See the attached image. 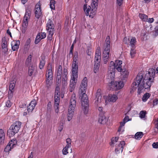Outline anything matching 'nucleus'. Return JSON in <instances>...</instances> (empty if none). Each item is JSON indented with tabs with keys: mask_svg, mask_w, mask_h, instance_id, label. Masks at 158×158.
Listing matches in <instances>:
<instances>
[{
	"mask_svg": "<svg viewBox=\"0 0 158 158\" xmlns=\"http://www.w3.org/2000/svg\"><path fill=\"white\" fill-rule=\"evenodd\" d=\"M87 86V78L84 77L82 80L80 86L79 93L81 95V106L85 114H87L88 111V98L85 94Z\"/></svg>",
	"mask_w": 158,
	"mask_h": 158,
	"instance_id": "obj_1",
	"label": "nucleus"
},
{
	"mask_svg": "<svg viewBox=\"0 0 158 158\" xmlns=\"http://www.w3.org/2000/svg\"><path fill=\"white\" fill-rule=\"evenodd\" d=\"M56 71L57 74V83L58 84L61 82V79L62 77V83L63 86H65L67 85V81L68 77L67 69L64 68L63 69V72L62 76V66L59 65L56 67Z\"/></svg>",
	"mask_w": 158,
	"mask_h": 158,
	"instance_id": "obj_2",
	"label": "nucleus"
},
{
	"mask_svg": "<svg viewBox=\"0 0 158 158\" xmlns=\"http://www.w3.org/2000/svg\"><path fill=\"white\" fill-rule=\"evenodd\" d=\"M148 83L149 84L148 85H151L150 82L148 81L146 77H144L143 74L142 73H139L135 79V81L132 83V90H135L139 85H148Z\"/></svg>",
	"mask_w": 158,
	"mask_h": 158,
	"instance_id": "obj_3",
	"label": "nucleus"
},
{
	"mask_svg": "<svg viewBox=\"0 0 158 158\" xmlns=\"http://www.w3.org/2000/svg\"><path fill=\"white\" fill-rule=\"evenodd\" d=\"M110 43V37L109 36H108L106 39L103 47V62L104 64L107 63L109 60Z\"/></svg>",
	"mask_w": 158,
	"mask_h": 158,
	"instance_id": "obj_4",
	"label": "nucleus"
},
{
	"mask_svg": "<svg viewBox=\"0 0 158 158\" xmlns=\"http://www.w3.org/2000/svg\"><path fill=\"white\" fill-rule=\"evenodd\" d=\"M76 98L75 94H73L70 101V105L68 109L67 119L68 121H70L72 118L76 106Z\"/></svg>",
	"mask_w": 158,
	"mask_h": 158,
	"instance_id": "obj_5",
	"label": "nucleus"
},
{
	"mask_svg": "<svg viewBox=\"0 0 158 158\" xmlns=\"http://www.w3.org/2000/svg\"><path fill=\"white\" fill-rule=\"evenodd\" d=\"M32 10V8L30 6H28L26 9V12L22 24V31L23 33H25L26 31L28 24V20L30 19Z\"/></svg>",
	"mask_w": 158,
	"mask_h": 158,
	"instance_id": "obj_6",
	"label": "nucleus"
},
{
	"mask_svg": "<svg viewBox=\"0 0 158 158\" xmlns=\"http://www.w3.org/2000/svg\"><path fill=\"white\" fill-rule=\"evenodd\" d=\"M21 125V123L17 121L15 122L10 127L7 131V134L10 137L13 136L18 133L19 130Z\"/></svg>",
	"mask_w": 158,
	"mask_h": 158,
	"instance_id": "obj_7",
	"label": "nucleus"
},
{
	"mask_svg": "<svg viewBox=\"0 0 158 158\" xmlns=\"http://www.w3.org/2000/svg\"><path fill=\"white\" fill-rule=\"evenodd\" d=\"M89 0H85L86 3L84 5L83 9L86 15L89 16V17L93 18L96 14L97 8L92 7V8L91 9V7L89 6H87L86 3H87Z\"/></svg>",
	"mask_w": 158,
	"mask_h": 158,
	"instance_id": "obj_8",
	"label": "nucleus"
},
{
	"mask_svg": "<svg viewBox=\"0 0 158 158\" xmlns=\"http://www.w3.org/2000/svg\"><path fill=\"white\" fill-rule=\"evenodd\" d=\"M46 76V86L48 88H49L52 84L53 77L52 66V64L50 63H48L47 66Z\"/></svg>",
	"mask_w": 158,
	"mask_h": 158,
	"instance_id": "obj_9",
	"label": "nucleus"
},
{
	"mask_svg": "<svg viewBox=\"0 0 158 158\" xmlns=\"http://www.w3.org/2000/svg\"><path fill=\"white\" fill-rule=\"evenodd\" d=\"M155 75V70L153 68L149 69L148 71V73L145 75V77L146 79L150 82L151 85L152 83L154 82V78Z\"/></svg>",
	"mask_w": 158,
	"mask_h": 158,
	"instance_id": "obj_10",
	"label": "nucleus"
},
{
	"mask_svg": "<svg viewBox=\"0 0 158 158\" xmlns=\"http://www.w3.org/2000/svg\"><path fill=\"white\" fill-rule=\"evenodd\" d=\"M111 87L115 90H118L122 89L124 86L123 81H116L111 82Z\"/></svg>",
	"mask_w": 158,
	"mask_h": 158,
	"instance_id": "obj_11",
	"label": "nucleus"
},
{
	"mask_svg": "<svg viewBox=\"0 0 158 158\" xmlns=\"http://www.w3.org/2000/svg\"><path fill=\"white\" fill-rule=\"evenodd\" d=\"M41 4L40 1L37 3L35 6V17L36 19H38L42 15L41 10Z\"/></svg>",
	"mask_w": 158,
	"mask_h": 158,
	"instance_id": "obj_12",
	"label": "nucleus"
},
{
	"mask_svg": "<svg viewBox=\"0 0 158 158\" xmlns=\"http://www.w3.org/2000/svg\"><path fill=\"white\" fill-rule=\"evenodd\" d=\"M73 78V81L77 78L78 66L77 64H72V65Z\"/></svg>",
	"mask_w": 158,
	"mask_h": 158,
	"instance_id": "obj_13",
	"label": "nucleus"
},
{
	"mask_svg": "<svg viewBox=\"0 0 158 158\" xmlns=\"http://www.w3.org/2000/svg\"><path fill=\"white\" fill-rule=\"evenodd\" d=\"M125 142L124 141L120 142V143L115 145V152L116 154H119L120 152H122L123 151V148L125 145Z\"/></svg>",
	"mask_w": 158,
	"mask_h": 158,
	"instance_id": "obj_14",
	"label": "nucleus"
},
{
	"mask_svg": "<svg viewBox=\"0 0 158 158\" xmlns=\"http://www.w3.org/2000/svg\"><path fill=\"white\" fill-rule=\"evenodd\" d=\"M101 89H98L96 93V97L95 98V105L98 106L99 105V104L101 102Z\"/></svg>",
	"mask_w": 158,
	"mask_h": 158,
	"instance_id": "obj_15",
	"label": "nucleus"
},
{
	"mask_svg": "<svg viewBox=\"0 0 158 158\" xmlns=\"http://www.w3.org/2000/svg\"><path fill=\"white\" fill-rule=\"evenodd\" d=\"M101 50L99 47H98L96 51L94 60V63H98L100 64L101 62Z\"/></svg>",
	"mask_w": 158,
	"mask_h": 158,
	"instance_id": "obj_16",
	"label": "nucleus"
},
{
	"mask_svg": "<svg viewBox=\"0 0 158 158\" xmlns=\"http://www.w3.org/2000/svg\"><path fill=\"white\" fill-rule=\"evenodd\" d=\"M28 74L29 76L31 77L34 75L36 72V67L35 65H32L28 66Z\"/></svg>",
	"mask_w": 158,
	"mask_h": 158,
	"instance_id": "obj_17",
	"label": "nucleus"
},
{
	"mask_svg": "<svg viewBox=\"0 0 158 158\" xmlns=\"http://www.w3.org/2000/svg\"><path fill=\"white\" fill-rule=\"evenodd\" d=\"M16 143V140H14V142L11 140L9 143H8L7 145L5 147L4 149V151L6 152H9L16 145L15 143Z\"/></svg>",
	"mask_w": 158,
	"mask_h": 158,
	"instance_id": "obj_18",
	"label": "nucleus"
},
{
	"mask_svg": "<svg viewBox=\"0 0 158 158\" xmlns=\"http://www.w3.org/2000/svg\"><path fill=\"white\" fill-rule=\"evenodd\" d=\"M46 29L48 32H54V26L52 21L49 20L46 25Z\"/></svg>",
	"mask_w": 158,
	"mask_h": 158,
	"instance_id": "obj_19",
	"label": "nucleus"
},
{
	"mask_svg": "<svg viewBox=\"0 0 158 158\" xmlns=\"http://www.w3.org/2000/svg\"><path fill=\"white\" fill-rule=\"evenodd\" d=\"M115 69L114 68L111 67L109 68V70L108 72L107 77L108 79L112 80L114 79L115 77Z\"/></svg>",
	"mask_w": 158,
	"mask_h": 158,
	"instance_id": "obj_20",
	"label": "nucleus"
},
{
	"mask_svg": "<svg viewBox=\"0 0 158 158\" xmlns=\"http://www.w3.org/2000/svg\"><path fill=\"white\" fill-rule=\"evenodd\" d=\"M60 96H54L55 108V112L57 113L59 112L60 101Z\"/></svg>",
	"mask_w": 158,
	"mask_h": 158,
	"instance_id": "obj_21",
	"label": "nucleus"
},
{
	"mask_svg": "<svg viewBox=\"0 0 158 158\" xmlns=\"http://www.w3.org/2000/svg\"><path fill=\"white\" fill-rule=\"evenodd\" d=\"M37 104L36 100H34L29 104L27 107V110L28 113L31 112Z\"/></svg>",
	"mask_w": 158,
	"mask_h": 158,
	"instance_id": "obj_22",
	"label": "nucleus"
},
{
	"mask_svg": "<svg viewBox=\"0 0 158 158\" xmlns=\"http://www.w3.org/2000/svg\"><path fill=\"white\" fill-rule=\"evenodd\" d=\"M118 72L121 73V77L122 79L125 80L128 77L129 75V72L126 69H122L121 71Z\"/></svg>",
	"mask_w": 158,
	"mask_h": 158,
	"instance_id": "obj_23",
	"label": "nucleus"
},
{
	"mask_svg": "<svg viewBox=\"0 0 158 158\" xmlns=\"http://www.w3.org/2000/svg\"><path fill=\"white\" fill-rule=\"evenodd\" d=\"M122 61L119 60H117L115 62V66H112V68H114L116 69L118 71H121L122 69Z\"/></svg>",
	"mask_w": 158,
	"mask_h": 158,
	"instance_id": "obj_24",
	"label": "nucleus"
},
{
	"mask_svg": "<svg viewBox=\"0 0 158 158\" xmlns=\"http://www.w3.org/2000/svg\"><path fill=\"white\" fill-rule=\"evenodd\" d=\"M148 84H149L148 83ZM151 85H139L138 87V94L139 95L141 93L143 92L144 91V89H150Z\"/></svg>",
	"mask_w": 158,
	"mask_h": 158,
	"instance_id": "obj_25",
	"label": "nucleus"
},
{
	"mask_svg": "<svg viewBox=\"0 0 158 158\" xmlns=\"http://www.w3.org/2000/svg\"><path fill=\"white\" fill-rule=\"evenodd\" d=\"M118 98L117 96L115 94H109L107 97L108 101L112 102H115Z\"/></svg>",
	"mask_w": 158,
	"mask_h": 158,
	"instance_id": "obj_26",
	"label": "nucleus"
},
{
	"mask_svg": "<svg viewBox=\"0 0 158 158\" xmlns=\"http://www.w3.org/2000/svg\"><path fill=\"white\" fill-rule=\"evenodd\" d=\"M32 56L30 55L27 59L25 63V65L27 66H29L32 65H35V64L31 63Z\"/></svg>",
	"mask_w": 158,
	"mask_h": 158,
	"instance_id": "obj_27",
	"label": "nucleus"
},
{
	"mask_svg": "<svg viewBox=\"0 0 158 158\" xmlns=\"http://www.w3.org/2000/svg\"><path fill=\"white\" fill-rule=\"evenodd\" d=\"M45 63L46 61L45 60V57H42L41 59L40 60V63L39 65V67L40 69H41L43 68L45 64Z\"/></svg>",
	"mask_w": 158,
	"mask_h": 158,
	"instance_id": "obj_28",
	"label": "nucleus"
},
{
	"mask_svg": "<svg viewBox=\"0 0 158 158\" xmlns=\"http://www.w3.org/2000/svg\"><path fill=\"white\" fill-rule=\"evenodd\" d=\"M5 134L3 130L1 129L0 130V143H2L4 142L5 139Z\"/></svg>",
	"mask_w": 158,
	"mask_h": 158,
	"instance_id": "obj_29",
	"label": "nucleus"
},
{
	"mask_svg": "<svg viewBox=\"0 0 158 158\" xmlns=\"http://www.w3.org/2000/svg\"><path fill=\"white\" fill-rule=\"evenodd\" d=\"M20 44V42L19 41H16L13 46L12 44V49L14 51H15L18 50L19 48V46Z\"/></svg>",
	"mask_w": 158,
	"mask_h": 158,
	"instance_id": "obj_30",
	"label": "nucleus"
},
{
	"mask_svg": "<svg viewBox=\"0 0 158 158\" xmlns=\"http://www.w3.org/2000/svg\"><path fill=\"white\" fill-rule=\"evenodd\" d=\"M154 132L157 133L158 132V118L155 119L154 120Z\"/></svg>",
	"mask_w": 158,
	"mask_h": 158,
	"instance_id": "obj_31",
	"label": "nucleus"
},
{
	"mask_svg": "<svg viewBox=\"0 0 158 158\" xmlns=\"http://www.w3.org/2000/svg\"><path fill=\"white\" fill-rule=\"evenodd\" d=\"M139 17L143 21L146 22L147 19L148 18V16L146 15L141 13L139 14Z\"/></svg>",
	"mask_w": 158,
	"mask_h": 158,
	"instance_id": "obj_32",
	"label": "nucleus"
},
{
	"mask_svg": "<svg viewBox=\"0 0 158 158\" xmlns=\"http://www.w3.org/2000/svg\"><path fill=\"white\" fill-rule=\"evenodd\" d=\"M143 136V133L142 132H137L135 135V138L137 140H139Z\"/></svg>",
	"mask_w": 158,
	"mask_h": 158,
	"instance_id": "obj_33",
	"label": "nucleus"
},
{
	"mask_svg": "<svg viewBox=\"0 0 158 158\" xmlns=\"http://www.w3.org/2000/svg\"><path fill=\"white\" fill-rule=\"evenodd\" d=\"M2 48L4 52H6L7 51L8 49L7 48V46L6 45L7 42L6 41L2 40Z\"/></svg>",
	"mask_w": 158,
	"mask_h": 158,
	"instance_id": "obj_34",
	"label": "nucleus"
},
{
	"mask_svg": "<svg viewBox=\"0 0 158 158\" xmlns=\"http://www.w3.org/2000/svg\"><path fill=\"white\" fill-rule=\"evenodd\" d=\"M136 42V40L135 38L132 37L130 42V45L132 48H133L135 46Z\"/></svg>",
	"mask_w": 158,
	"mask_h": 158,
	"instance_id": "obj_35",
	"label": "nucleus"
},
{
	"mask_svg": "<svg viewBox=\"0 0 158 158\" xmlns=\"http://www.w3.org/2000/svg\"><path fill=\"white\" fill-rule=\"evenodd\" d=\"M72 82L71 83V81H70V91L71 92L73 91L74 90L75 85V82H74L75 81V79L74 81H73V79L72 78Z\"/></svg>",
	"mask_w": 158,
	"mask_h": 158,
	"instance_id": "obj_36",
	"label": "nucleus"
},
{
	"mask_svg": "<svg viewBox=\"0 0 158 158\" xmlns=\"http://www.w3.org/2000/svg\"><path fill=\"white\" fill-rule=\"evenodd\" d=\"M151 96V94L149 93H146L143 95L142 99L143 102H146L148 99Z\"/></svg>",
	"mask_w": 158,
	"mask_h": 158,
	"instance_id": "obj_37",
	"label": "nucleus"
},
{
	"mask_svg": "<svg viewBox=\"0 0 158 158\" xmlns=\"http://www.w3.org/2000/svg\"><path fill=\"white\" fill-rule=\"evenodd\" d=\"M78 55L77 52H75L74 55L73 57V61L72 64H77L78 63Z\"/></svg>",
	"mask_w": 158,
	"mask_h": 158,
	"instance_id": "obj_38",
	"label": "nucleus"
},
{
	"mask_svg": "<svg viewBox=\"0 0 158 158\" xmlns=\"http://www.w3.org/2000/svg\"><path fill=\"white\" fill-rule=\"evenodd\" d=\"M118 139L119 137H118L112 138L111 139V142L110 143V145L112 146H114V144L117 142Z\"/></svg>",
	"mask_w": 158,
	"mask_h": 158,
	"instance_id": "obj_39",
	"label": "nucleus"
},
{
	"mask_svg": "<svg viewBox=\"0 0 158 158\" xmlns=\"http://www.w3.org/2000/svg\"><path fill=\"white\" fill-rule=\"evenodd\" d=\"M100 64L98 63H94V73H97L98 72L99 69Z\"/></svg>",
	"mask_w": 158,
	"mask_h": 158,
	"instance_id": "obj_40",
	"label": "nucleus"
},
{
	"mask_svg": "<svg viewBox=\"0 0 158 158\" xmlns=\"http://www.w3.org/2000/svg\"><path fill=\"white\" fill-rule=\"evenodd\" d=\"M43 39V38H42V37L40 34L39 33L38 34L35 42V44H38L41 41V40Z\"/></svg>",
	"mask_w": 158,
	"mask_h": 158,
	"instance_id": "obj_41",
	"label": "nucleus"
},
{
	"mask_svg": "<svg viewBox=\"0 0 158 158\" xmlns=\"http://www.w3.org/2000/svg\"><path fill=\"white\" fill-rule=\"evenodd\" d=\"M98 5V0H92L91 5L92 7L97 8Z\"/></svg>",
	"mask_w": 158,
	"mask_h": 158,
	"instance_id": "obj_42",
	"label": "nucleus"
},
{
	"mask_svg": "<svg viewBox=\"0 0 158 158\" xmlns=\"http://www.w3.org/2000/svg\"><path fill=\"white\" fill-rule=\"evenodd\" d=\"M55 1L54 0H51L50 3V8L52 10H54L55 9Z\"/></svg>",
	"mask_w": 158,
	"mask_h": 158,
	"instance_id": "obj_43",
	"label": "nucleus"
},
{
	"mask_svg": "<svg viewBox=\"0 0 158 158\" xmlns=\"http://www.w3.org/2000/svg\"><path fill=\"white\" fill-rule=\"evenodd\" d=\"M147 114L146 111L145 110H142L140 112L139 115V117L141 118H144L146 114Z\"/></svg>",
	"mask_w": 158,
	"mask_h": 158,
	"instance_id": "obj_44",
	"label": "nucleus"
},
{
	"mask_svg": "<svg viewBox=\"0 0 158 158\" xmlns=\"http://www.w3.org/2000/svg\"><path fill=\"white\" fill-rule=\"evenodd\" d=\"M99 122L101 124H104L106 123V120L105 116L100 117L98 120Z\"/></svg>",
	"mask_w": 158,
	"mask_h": 158,
	"instance_id": "obj_45",
	"label": "nucleus"
},
{
	"mask_svg": "<svg viewBox=\"0 0 158 158\" xmlns=\"http://www.w3.org/2000/svg\"><path fill=\"white\" fill-rule=\"evenodd\" d=\"M135 54V50L133 48H131L130 52V55L131 58H133Z\"/></svg>",
	"mask_w": 158,
	"mask_h": 158,
	"instance_id": "obj_46",
	"label": "nucleus"
},
{
	"mask_svg": "<svg viewBox=\"0 0 158 158\" xmlns=\"http://www.w3.org/2000/svg\"><path fill=\"white\" fill-rule=\"evenodd\" d=\"M54 32H48V35L47 38L48 40L51 41L52 39V36L54 34Z\"/></svg>",
	"mask_w": 158,
	"mask_h": 158,
	"instance_id": "obj_47",
	"label": "nucleus"
},
{
	"mask_svg": "<svg viewBox=\"0 0 158 158\" xmlns=\"http://www.w3.org/2000/svg\"><path fill=\"white\" fill-rule=\"evenodd\" d=\"M15 82H13L12 83H10L9 85V90H13L15 88Z\"/></svg>",
	"mask_w": 158,
	"mask_h": 158,
	"instance_id": "obj_48",
	"label": "nucleus"
},
{
	"mask_svg": "<svg viewBox=\"0 0 158 158\" xmlns=\"http://www.w3.org/2000/svg\"><path fill=\"white\" fill-rule=\"evenodd\" d=\"M60 92L59 91V89L58 87H56V89L55 91V96H60Z\"/></svg>",
	"mask_w": 158,
	"mask_h": 158,
	"instance_id": "obj_49",
	"label": "nucleus"
},
{
	"mask_svg": "<svg viewBox=\"0 0 158 158\" xmlns=\"http://www.w3.org/2000/svg\"><path fill=\"white\" fill-rule=\"evenodd\" d=\"M13 90H9L8 93V96L9 98H10L12 97L13 95Z\"/></svg>",
	"mask_w": 158,
	"mask_h": 158,
	"instance_id": "obj_50",
	"label": "nucleus"
},
{
	"mask_svg": "<svg viewBox=\"0 0 158 158\" xmlns=\"http://www.w3.org/2000/svg\"><path fill=\"white\" fill-rule=\"evenodd\" d=\"M12 104V103L10 102V101L9 100H8L6 102V107H10L11 106Z\"/></svg>",
	"mask_w": 158,
	"mask_h": 158,
	"instance_id": "obj_51",
	"label": "nucleus"
},
{
	"mask_svg": "<svg viewBox=\"0 0 158 158\" xmlns=\"http://www.w3.org/2000/svg\"><path fill=\"white\" fill-rule=\"evenodd\" d=\"M52 105L50 102H49L47 105V110L48 111H50L51 110Z\"/></svg>",
	"mask_w": 158,
	"mask_h": 158,
	"instance_id": "obj_52",
	"label": "nucleus"
},
{
	"mask_svg": "<svg viewBox=\"0 0 158 158\" xmlns=\"http://www.w3.org/2000/svg\"><path fill=\"white\" fill-rule=\"evenodd\" d=\"M152 146L153 148H158V142H154L152 144Z\"/></svg>",
	"mask_w": 158,
	"mask_h": 158,
	"instance_id": "obj_53",
	"label": "nucleus"
},
{
	"mask_svg": "<svg viewBox=\"0 0 158 158\" xmlns=\"http://www.w3.org/2000/svg\"><path fill=\"white\" fill-rule=\"evenodd\" d=\"M146 22H148L149 23H153L154 21V19L153 18H149V19H148V18L147 19Z\"/></svg>",
	"mask_w": 158,
	"mask_h": 158,
	"instance_id": "obj_54",
	"label": "nucleus"
},
{
	"mask_svg": "<svg viewBox=\"0 0 158 158\" xmlns=\"http://www.w3.org/2000/svg\"><path fill=\"white\" fill-rule=\"evenodd\" d=\"M158 104V99L156 98L154 99L153 101V106H156Z\"/></svg>",
	"mask_w": 158,
	"mask_h": 158,
	"instance_id": "obj_55",
	"label": "nucleus"
},
{
	"mask_svg": "<svg viewBox=\"0 0 158 158\" xmlns=\"http://www.w3.org/2000/svg\"><path fill=\"white\" fill-rule=\"evenodd\" d=\"M154 35L156 36L158 35V25L156 26L155 28V32Z\"/></svg>",
	"mask_w": 158,
	"mask_h": 158,
	"instance_id": "obj_56",
	"label": "nucleus"
},
{
	"mask_svg": "<svg viewBox=\"0 0 158 158\" xmlns=\"http://www.w3.org/2000/svg\"><path fill=\"white\" fill-rule=\"evenodd\" d=\"M129 41V39H127V37H124L123 39V42L125 44H128Z\"/></svg>",
	"mask_w": 158,
	"mask_h": 158,
	"instance_id": "obj_57",
	"label": "nucleus"
},
{
	"mask_svg": "<svg viewBox=\"0 0 158 158\" xmlns=\"http://www.w3.org/2000/svg\"><path fill=\"white\" fill-rule=\"evenodd\" d=\"M62 152L64 155H66L68 153V149L64 148Z\"/></svg>",
	"mask_w": 158,
	"mask_h": 158,
	"instance_id": "obj_58",
	"label": "nucleus"
},
{
	"mask_svg": "<svg viewBox=\"0 0 158 158\" xmlns=\"http://www.w3.org/2000/svg\"><path fill=\"white\" fill-rule=\"evenodd\" d=\"M40 34L41 36L42 37V38L44 39L46 37V34L45 32H41L40 33H39Z\"/></svg>",
	"mask_w": 158,
	"mask_h": 158,
	"instance_id": "obj_59",
	"label": "nucleus"
},
{
	"mask_svg": "<svg viewBox=\"0 0 158 158\" xmlns=\"http://www.w3.org/2000/svg\"><path fill=\"white\" fill-rule=\"evenodd\" d=\"M123 0H117V4L119 6H120L122 4Z\"/></svg>",
	"mask_w": 158,
	"mask_h": 158,
	"instance_id": "obj_60",
	"label": "nucleus"
},
{
	"mask_svg": "<svg viewBox=\"0 0 158 158\" xmlns=\"http://www.w3.org/2000/svg\"><path fill=\"white\" fill-rule=\"evenodd\" d=\"M129 117L128 116H126L125 118L123 119L124 121L126 123L128 121L130 120V119L129 118Z\"/></svg>",
	"mask_w": 158,
	"mask_h": 158,
	"instance_id": "obj_61",
	"label": "nucleus"
},
{
	"mask_svg": "<svg viewBox=\"0 0 158 158\" xmlns=\"http://www.w3.org/2000/svg\"><path fill=\"white\" fill-rule=\"evenodd\" d=\"M71 140L70 139L68 138L66 139V142L67 144H71Z\"/></svg>",
	"mask_w": 158,
	"mask_h": 158,
	"instance_id": "obj_62",
	"label": "nucleus"
},
{
	"mask_svg": "<svg viewBox=\"0 0 158 158\" xmlns=\"http://www.w3.org/2000/svg\"><path fill=\"white\" fill-rule=\"evenodd\" d=\"M125 123V122L123 120V121L120 123V126L123 127V126H124Z\"/></svg>",
	"mask_w": 158,
	"mask_h": 158,
	"instance_id": "obj_63",
	"label": "nucleus"
},
{
	"mask_svg": "<svg viewBox=\"0 0 158 158\" xmlns=\"http://www.w3.org/2000/svg\"><path fill=\"white\" fill-rule=\"evenodd\" d=\"M31 42V40L30 39H28L26 41V45L27 46L29 45Z\"/></svg>",
	"mask_w": 158,
	"mask_h": 158,
	"instance_id": "obj_64",
	"label": "nucleus"
}]
</instances>
